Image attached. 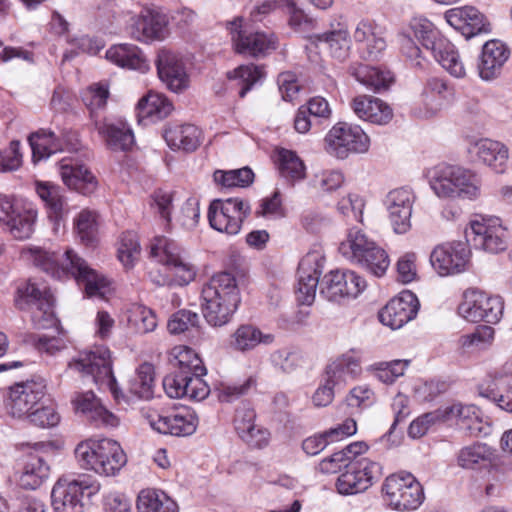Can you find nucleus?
Segmentation results:
<instances>
[{
    "label": "nucleus",
    "mask_w": 512,
    "mask_h": 512,
    "mask_svg": "<svg viewBox=\"0 0 512 512\" xmlns=\"http://www.w3.org/2000/svg\"><path fill=\"white\" fill-rule=\"evenodd\" d=\"M442 408L445 423L455 422L471 436H479L484 432L482 413L475 405L457 402Z\"/></svg>",
    "instance_id": "c756f323"
},
{
    "label": "nucleus",
    "mask_w": 512,
    "mask_h": 512,
    "mask_svg": "<svg viewBox=\"0 0 512 512\" xmlns=\"http://www.w3.org/2000/svg\"><path fill=\"white\" fill-rule=\"evenodd\" d=\"M509 56L510 50L505 43L496 39L487 41L482 47L477 66L481 79L489 81L497 78Z\"/></svg>",
    "instance_id": "7c9ffc66"
},
{
    "label": "nucleus",
    "mask_w": 512,
    "mask_h": 512,
    "mask_svg": "<svg viewBox=\"0 0 512 512\" xmlns=\"http://www.w3.org/2000/svg\"><path fill=\"white\" fill-rule=\"evenodd\" d=\"M470 153L479 162L491 167L498 173L505 170L508 161V148L499 141L480 139L471 146Z\"/></svg>",
    "instance_id": "e433bc0d"
},
{
    "label": "nucleus",
    "mask_w": 512,
    "mask_h": 512,
    "mask_svg": "<svg viewBox=\"0 0 512 512\" xmlns=\"http://www.w3.org/2000/svg\"><path fill=\"white\" fill-rule=\"evenodd\" d=\"M494 333L495 331L491 326H479L473 333L461 337V345L464 348L484 349L492 343Z\"/></svg>",
    "instance_id": "774afa93"
},
{
    "label": "nucleus",
    "mask_w": 512,
    "mask_h": 512,
    "mask_svg": "<svg viewBox=\"0 0 512 512\" xmlns=\"http://www.w3.org/2000/svg\"><path fill=\"white\" fill-rule=\"evenodd\" d=\"M319 42L325 43L333 57L342 59L347 56L350 48L349 33L345 29L333 30L316 36Z\"/></svg>",
    "instance_id": "13d9d810"
},
{
    "label": "nucleus",
    "mask_w": 512,
    "mask_h": 512,
    "mask_svg": "<svg viewBox=\"0 0 512 512\" xmlns=\"http://www.w3.org/2000/svg\"><path fill=\"white\" fill-rule=\"evenodd\" d=\"M364 205L359 195L350 193L338 202L337 209L347 220L361 222Z\"/></svg>",
    "instance_id": "338daca9"
},
{
    "label": "nucleus",
    "mask_w": 512,
    "mask_h": 512,
    "mask_svg": "<svg viewBox=\"0 0 512 512\" xmlns=\"http://www.w3.org/2000/svg\"><path fill=\"white\" fill-rule=\"evenodd\" d=\"M16 305L21 310L31 312V320L37 329H46L55 324L53 311L54 297L44 282L31 279L17 290Z\"/></svg>",
    "instance_id": "1a4fd4ad"
},
{
    "label": "nucleus",
    "mask_w": 512,
    "mask_h": 512,
    "mask_svg": "<svg viewBox=\"0 0 512 512\" xmlns=\"http://www.w3.org/2000/svg\"><path fill=\"white\" fill-rule=\"evenodd\" d=\"M33 264L56 279H63L69 275L83 284L85 293L89 297L103 298L109 291V282L87 262L71 250L62 254L50 252L40 247L27 249L25 252Z\"/></svg>",
    "instance_id": "f257e3e1"
},
{
    "label": "nucleus",
    "mask_w": 512,
    "mask_h": 512,
    "mask_svg": "<svg viewBox=\"0 0 512 512\" xmlns=\"http://www.w3.org/2000/svg\"><path fill=\"white\" fill-rule=\"evenodd\" d=\"M75 411L81 414L95 427H115L118 424L117 417L110 412L94 392H78L72 399Z\"/></svg>",
    "instance_id": "cd10ccee"
},
{
    "label": "nucleus",
    "mask_w": 512,
    "mask_h": 512,
    "mask_svg": "<svg viewBox=\"0 0 512 512\" xmlns=\"http://www.w3.org/2000/svg\"><path fill=\"white\" fill-rule=\"evenodd\" d=\"M466 243L476 250L499 253L507 248V229L498 217L476 216L465 230Z\"/></svg>",
    "instance_id": "f8f14e48"
},
{
    "label": "nucleus",
    "mask_w": 512,
    "mask_h": 512,
    "mask_svg": "<svg viewBox=\"0 0 512 512\" xmlns=\"http://www.w3.org/2000/svg\"><path fill=\"white\" fill-rule=\"evenodd\" d=\"M229 77L240 81L239 84L241 88L239 95L243 98L253 85L263 77V72L259 66L254 64L242 65L229 73Z\"/></svg>",
    "instance_id": "680f3d73"
},
{
    "label": "nucleus",
    "mask_w": 512,
    "mask_h": 512,
    "mask_svg": "<svg viewBox=\"0 0 512 512\" xmlns=\"http://www.w3.org/2000/svg\"><path fill=\"white\" fill-rule=\"evenodd\" d=\"M150 425L159 433L184 437L196 431L198 419L194 413L184 411L173 415H158L157 419L150 420Z\"/></svg>",
    "instance_id": "72a5a7b5"
},
{
    "label": "nucleus",
    "mask_w": 512,
    "mask_h": 512,
    "mask_svg": "<svg viewBox=\"0 0 512 512\" xmlns=\"http://www.w3.org/2000/svg\"><path fill=\"white\" fill-rule=\"evenodd\" d=\"M156 67L159 78L167 87L180 92L188 85V75L182 58L174 51L163 48L157 54Z\"/></svg>",
    "instance_id": "c85d7f7f"
},
{
    "label": "nucleus",
    "mask_w": 512,
    "mask_h": 512,
    "mask_svg": "<svg viewBox=\"0 0 512 512\" xmlns=\"http://www.w3.org/2000/svg\"><path fill=\"white\" fill-rule=\"evenodd\" d=\"M409 27L424 49L452 76L462 78L466 71L455 46L441 35L434 24L424 17L411 19Z\"/></svg>",
    "instance_id": "39448f33"
},
{
    "label": "nucleus",
    "mask_w": 512,
    "mask_h": 512,
    "mask_svg": "<svg viewBox=\"0 0 512 512\" xmlns=\"http://www.w3.org/2000/svg\"><path fill=\"white\" fill-rule=\"evenodd\" d=\"M446 22L466 39L491 32L487 17L473 6L455 7L444 13Z\"/></svg>",
    "instance_id": "393cba45"
},
{
    "label": "nucleus",
    "mask_w": 512,
    "mask_h": 512,
    "mask_svg": "<svg viewBox=\"0 0 512 512\" xmlns=\"http://www.w3.org/2000/svg\"><path fill=\"white\" fill-rule=\"evenodd\" d=\"M366 287V281L350 270H335L320 281V295L328 301L340 302L357 297Z\"/></svg>",
    "instance_id": "aec40b11"
},
{
    "label": "nucleus",
    "mask_w": 512,
    "mask_h": 512,
    "mask_svg": "<svg viewBox=\"0 0 512 512\" xmlns=\"http://www.w3.org/2000/svg\"><path fill=\"white\" fill-rule=\"evenodd\" d=\"M201 308L207 323L213 327L227 324L240 303L235 277L222 272L214 275L202 288Z\"/></svg>",
    "instance_id": "7ed1b4c3"
},
{
    "label": "nucleus",
    "mask_w": 512,
    "mask_h": 512,
    "mask_svg": "<svg viewBox=\"0 0 512 512\" xmlns=\"http://www.w3.org/2000/svg\"><path fill=\"white\" fill-rule=\"evenodd\" d=\"M414 201L415 195L408 188L394 189L386 195L384 205L395 233L405 234L410 230Z\"/></svg>",
    "instance_id": "4be33fe9"
},
{
    "label": "nucleus",
    "mask_w": 512,
    "mask_h": 512,
    "mask_svg": "<svg viewBox=\"0 0 512 512\" xmlns=\"http://www.w3.org/2000/svg\"><path fill=\"white\" fill-rule=\"evenodd\" d=\"M129 389L132 394L142 399H149L153 395L154 368L149 363L139 366L135 376L130 380Z\"/></svg>",
    "instance_id": "5fc2aeb1"
},
{
    "label": "nucleus",
    "mask_w": 512,
    "mask_h": 512,
    "mask_svg": "<svg viewBox=\"0 0 512 512\" xmlns=\"http://www.w3.org/2000/svg\"><path fill=\"white\" fill-rule=\"evenodd\" d=\"M361 372V365L356 358L342 355L327 365L323 377L340 391L355 380Z\"/></svg>",
    "instance_id": "4c0bfd02"
},
{
    "label": "nucleus",
    "mask_w": 512,
    "mask_h": 512,
    "mask_svg": "<svg viewBox=\"0 0 512 512\" xmlns=\"http://www.w3.org/2000/svg\"><path fill=\"white\" fill-rule=\"evenodd\" d=\"M37 220V210L26 200L0 195V225L15 239L32 236Z\"/></svg>",
    "instance_id": "9d476101"
},
{
    "label": "nucleus",
    "mask_w": 512,
    "mask_h": 512,
    "mask_svg": "<svg viewBox=\"0 0 512 512\" xmlns=\"http://www.w3.org/2000/svg\"><path fill=\"white\" fill-rule=\"evenodd\" d=\"M129 324L139 333H148L157 326L154 312L142 304H132L127 310Z\"/></svg>",
    "instance_id": "6e6d98bb"
},
{
    "label": "nucleus",
    "mask_w": 512,
    "mask_h": 512,
    "mask_svg": "<svg viewBox=\"0 0 512 512\" xmlns=\"http://www.w3.org/2000/svg\"><path fill=\"white\" fill-rule=\"evenodd\" d=\"M353 38L356 42L365 44L363 55L369 60L378 59L386 49L382 29L373 20H360L355 27Z\"/></svg>",
    "instance_id": "473e14b6"
},
{
    "label": "nucleus",
    "mask_w": 512,
    "mask_h": 512,
    "mask_svg": "<svg viewBox=\"0 0 512 512\" xmlns=\"http://www.w3.org/2000/svg\"><path fill=\"white\" fill-rule=\"evenodd\" d=\"M36 192L48 209L49 217L55 221L61 219L66 203L60 187L49 182H37Z\"/></svg>",
    "instance_id": "603ef678"
},
{
    "label": "nucleus",
    "mask_w": 512,
    "mask_h": 512,
    "mask_svg": "<svg viewBox=\"0 0 512 512\" xmlns=\"http://www.w3.org/2000/svg\"><path fill=\"white\" fill-rule=\"evenodd\" d=\"M454 96V88L447 81L437 77L429 78L422 92V100L427 108V116L435 115L452 103Z\"/></svg>",
    "instance_id": "c9c22d12"
},
{
    "label": "nucleus",
    "mask_w": 512,
    "mask_h": 512,
    "mask_svg": "<svg viewBox=\"0 0 512 512\" xmlns=\"http://www.w3.org/2000/svg\"><path fill=\"white\" fill-rule=\"evenodd\" d=\"M199 322L200 318L197 313L182 309L170 317L167 328L171 334L176 335L190 331L193 328H198Z\"/></svg>",
    "instance_id": "e2e57ef3"
},
{
    "label": "nucleus",
    "mask_w": 512,
    "mask_h": 512,
    "mask_svg": "<svg viewBox=\"0 0 512 512\" xmlns=\"http://www.w3.org/2000/svg\"><path fill=\"white\" fill-rule=\"evenodd\" d=\"M105 57L111 63L122 68L141 72L149 68L144 53L134 44L122 43L113 45L106 51Z\"/></svg>",
    "instance_id": "ea45409f"
},
{
    "label": "nucleus",
    "mask_w": 512,
    "mask_h": 512,
    "mask_svg": "<svg viewBox=\"0 0 512 512\" xmlns=\"http://www.w3.org/2000/svg\"><path fill=\"white\" fill-rule=\"evenodd\" d=\"M99 489L91 484L84 476L74 478L62 476L54 484L51 492V505L55 512H83V494L89 490V495Z\"/></svg>",
    "instance_id": "dca6fc26"
},
{
    "label": "nucleus",
    "mask_w": 512,
    "mask_h": 512,
    "mask_svg": "<svg viewBox=\"0 0 512 512\" xmlns=\"http://www.w3.org/2000/svg\"><path fill=\"white\" fill-rule=\"evenodd\" d=\"M48 476L49 465L44 458L36 454H29L18 481L21 487L33 490L38 488Z\"/></svg>",
    "instance_id": "de8ad7c7"
},
{
    "label": "nucleus",
    "mask_w": 512,
    "mask_h": 512,
    "mask_svg": "<svg viewBox=\"0 0 512 512\" xmlns=\"http://www.w3.org/2000/svg\"><path fill=\"white\" fill-rule=\"evenodd\" d=\"M109 97L108 87L104 84L97 83L91 85L82 95L83 102L90 110L91 117L94 118L97 110L106 106Z\"/></svg>",
    "instance_id": "0e129e2a"
},
{
    "label": "nucleus",
    "mask_w": 512,
    "mask_h": 512,
    "mask_svg": "<svg viewBox=\"0 0 512 512\" xmlns=\"http://www.w3.org/2000/svg\"><path fill=\"white\" fill-rule=\"evenodd\" d=\"M350 107L358 118L373 124L385 125L393 117L390 106L372 96H356L352 99Z\"/></svg>",
    "instance_id": "2f4dec72"
},
{
    "label": "nucleus",
    "mask_w": 512,
    "mask_h": 512,
    "mask_svg": "<svg viewBox=\"0 0 512 512\" xmlns=\"http://www.w3.org/2000/svg\"><path fill=\"white\" fill-rule=\"evenodd\" d=\"M28 140L35 161L48 158L50 155L63 150L60 137H57L51 130L41 129L32 133Z\"/></svg>",
    "instance_id": "8fccbe9b"
},
{
    "label": "nucleus",
    "mask_w": 512,
    "mask_h": 512,
    "mask_svg": "<svg viewBox=\"0 0 512 512\" xmlns=\"http://www.w3.org/2000/svg\"><path fill=\"white\" fill-rule=\"evenodd\" d=\"M75 228L82 243L93 245L97 241V215L89 210L81 211L75 219Z\"/></svg>",
    "instance_id": "bf43d9fd"
},
{
    "label": "nucleus",
    "mask_w": 512,
    "mask_h": 512,
    "mask_svg": "<svg viewBox=\"0 0 512 512\" xmlns=\"http://www.w3.org/2000/svg\"><path fill=\"white\" fill-rule=\"evenodd\" d=\"M69 368L92 377L95 384L113 388L116 380L112 372L110 351L104 346H95L82 351L69 363Z\"/></svg>",
    "instance_id": "a211bd4d"
},
{
    "label": "nucleus",
    "mask_w": 512,
    "mask_h": 512,
    "mask_svg": "<svg viewBox=\"0 0 512 512\" xmlns=\"http://www.w3.org/2000/svg\"><path fill=\"white\" fill-rule=\"evenodd\" d=\"M419 310V301L411 291H403L391 299L378 314L380 322L392 330L400 329L413 320Z\"/></svg>",
    "instance_id": "5701e85b"
},
{
    "label": "nucleus",
    "mask_w": 512,
    "mask_h": 512,
    "mask_svg": "<svg viewBox=\"0 0 512 512\" xmlns=\"http://www.w3.org/2000/svg\"><path fill=\"white\" fill-rule=\"evenodd\" d=\"M427 177L439 198L474 201L481 196V178L465 167L439 164L428 170Z\"/></svg>",
    "instance_id": "20e7f679"
},
{
    "label": "nucleus",
    "mask_w": 512,
    "mask_h": 512,
    "mask_svg": "<svg viewBox=\"0 0 512 512\" xmlns=\"http://www.w3.org/2000/svg\"><path fill=\"white\" fill-rule=\"evenodd\" d=\"M445 423L443 408L440 407L434 411L424 413L413 420L408 428V435L417 439L424 436L432 425Z\"/></svg>",
    "instance_id": "052dcab7"
},
{
    "label": "nucleus",
    "mask_w": 512,
    "mask_h": 512,
    "mask_svg": "<svg viewBox=\"0 0 512 512\" xmlns=\"http://www.w3.org/2000/svg\"><path fill=\"white\" fill-rule=\"evenodd\" d=\"M183 249L173 240L156 237L150 244V257L163 269H151L150 280L158 286L187 285L194 280L196 268L183 255Z\"/></svg>",
    "instance_id": "f03ea898"
},
{
    "label": "nucleus",
    "mask_w": 512,
    "mask_h": 512,
    "mask_svg": "<svg viewBox=\"0 0 512 512\" xmlns=\"http://www.w3.org/2000/svg\"><path fill=\"white\" fill-rule=\"evenodd\" d=\"M504 302L500 296H492L477 288L463 292L458 314L465 320L478 323L496 324L503 315Z\"/></svg>",
    "instance_id": "ddd939ff"
},
{
    "label": "nucleus",
    "mask_w": 512,
    "mask_h": 512,
    "mask_svg": "<svg viewBox=\"0 0 512 512\" xmlns=\"http://www.w3.org/2000/svg\"><path fill=\"white\" fill-rule=\"evenodd\" d=\"M173 369L191 376L202 378L206 368L199 356L187 346H176L170 353Z\"/></svg>",
    "instance_id": "49530a36"
},
{
    "label": "nucleus",
    "mask_w": 512,
    "mask_h": 512,
    "mask_svg": "<svg viewBox=\"0 0 512 512\" xmlns=\"http://www.w3.org/2000/svg\"><path fill=\"white\" fill-rule=\"evenodd\" d=\"M214 181L223 188L247 187L254 180V173L248 167L236 170H216L213 174Z\"/></svg>",
    "instance_id": "4d7b16f0"
},
{
    "label": "nucleus",
    "mask_w": 512,
    "mask_h": 512,
    "mask_svg": "<svg viewBox=\"0 0 512 512\" xmlns=\"http://www.w3.org/2000/svg\"><path fill=\"white\" fill-rule=\"evenodd\" d=\"M330 114L328 102L322 97H314L306 105L299 107L294 118V128L299 133H307L313 125H319L322 119H328Z\"/></svg>",
    "instance_id": "a19ab883"
},
{
    "label": "nucleus",
    "mask_w": 512,
    "mask_h": 512,
    "mask_svg": "<svg viewBox=\"0 0 512 512\" xmlns=\"http://www.w3.org/2000/svg\"><path fill=\"white\" fill-rule=\"evenodd\" d=\"M382 476L380 463L369 458H359L349 461L347 468L336 481L338 493L342 495H354L362 493L370 488L374 482Z\"/></svg>",
    "instance_id": "2eb2a0df"
},
{
    "label": "nucleus",
    "mask_w": 512,
    "mask_h": 512,
    "mask_svg": "<svg viewBox=\"0 0 512 512\" xmlns=\"http://www.w3.org/2000/svg\"><path fill=\"white\" fill-rule=\"evenodd\" d=\"M75 457L82 468L105 476L114 475L126 463V455L120 445L107 438L79 443Z\"/></svg>",
    "instance_id": "423d86ee"
},
{
    "label": "nucleus",
    "mask_w": 512,
    "mask_h": 512,
    "mask_svg": "<svg viewBox=\"0 0 512 512\" xmlns=\"http://www.w3.org/2000/svg\"><path fill=\"white\" fill-rule=\"evenodd\" d=\"M322 262L318 255L308 254L299 263L296 296L302 305H311L315 300L323 269Z\"/></svg>",
    "instance_id": "bb28decb"
},
{
    "label": "nucleus",
    "mask_w": 512,
    "mask_h": 512,
    "mask_svg": "<svg viewBox=\"0 0 512 512\" xmlns=\"http://www.w3.org/2000/svg\"><path fill=\"white\" fill-rule=\"evenodd\" d=\"M275 341V335L264 333L258 327L251 324L239 326L232 334L231 347L238 352H250L258 346H269Z\"/></svg>",
    "instance_id": "79ce46f5"
},
{
    "label": "nucleus",
    "mask_w": 512,
    "mask_h": 512,
    "mask_svg": "<svg viewBox=\"0 0 512 512\" xmlns=\"http://www.w3.org/2000/svg\"><path fill=\"white\" fill-rule=\"evenodd\" d=\"M469 258L468 244L455 241L435 247L430 255V262L439 275L447 276L463 272Z\"/></svg>",
    "instance_id": "412c9836"
},
{
    "label": "nucleus",
    "mask_w": 512,
    "mask_h": 512,
    "mask_svg": "<svg viewBox=\"0 0 512 512\" xmlns=\"http://www.w3.org/2000/svg\"><path fill=\"white\" fill-rule=\"evenodd\" d=\"M140 255V245L136 234L132 232L123 233L121 236L118 258L125 266L133 265Z\"/></svg>",
    "instance_id": "69168bd1"
},
{
    "label": "nucleus",
    "mask_w": 512,
    "mask_h": 512,
    "mask_svg": "<svg viewBox=\"0 0 512 512\" xmlns=\"http://www.w3.org/2000/svg\"><path fill=\"white\" fill-rule=\"evenodd\" d=\"M136 109L139 122L154 123L169 116L173 104L163 94L150 91L139 100Z\"/></svg>",
    "instance_id": "58836bf2"
},
{
    "label": "nucleus",
    "mask_w": 512,
    "mask_h": 512,
    "mask_svg": "<svg viewBox=\"0 0 512 512\" xmlns=\"http://www.w3.org/2000/svg\"><path fill=\"white\" fill-rule=\"evenodd\" d=\"M95 127L105 140L107 147L113 151H127L134 144V134L124 122L110 123L95 120Z\"/></svg>",
    "instance_id": "c03bdc74"
},
{
    "label": "nucleus",
    "mask_w": 512,
    "mask_h": 512,
    "mask_svg": "<svg viewBox=\"0 0 512 512\" xmlns=\"http://www.w3.org/2000/svg\"><path fill=\"white\" fill-rule=\"evenodd\" d=\"M512 388V371L506 366L489 371L477 386L479 396L495 399L504 390Z\"/></svg>",
    "instance_id": "a18cd8bd"
},
{
    "label": "nucleus",
    "mask_w": 512,
    "mask_h": 512,
    "mask_svg": "<svg viewBox=\"0 0 512 512\" xmlns=\"http://www.w3.org/2000/svg\"><path fill=\"white\" fill-rule=\"evenodd\" d=\"M163 388L170 398L204 400L210 393L208 384L200 377L191 376L176 370L163 379Z\"/></svg>",
    "instance_id": "a878e982"
},
{
    "label": "nucleus",
    "mask_w": 512,
    "mask_h": 512,
    "mask_svg": "<svg viewBox=\"0 0 512 512\" xmlns=\"http://www.w3.org/2000/svg\"><path fill=\"white\" fill-rule=\"evenodd\" d=\"M492 450L484 443H474L462 448L458 454V464L465 469H476L491 464Z\"/></svg>",
    "instance_id": "864d4df0"
},
{
    "label": "nucleus",
    "mask_w": 512,
    "mask_h": 512,
    "mask_svg": "<svg viewBox=\"0 0 512 512\" xmlns=\"http://www.w3.org/2000/svg\"><path fill=\"white\" fill-rule=\"evenodd\" d=\"M278 170L282 178L289 184L303 180L306 176V167L296 152L288 149L278 151Z\"/></svg>",
    "instance_id": "3c124183"
},
{
    "label": "nucleus",
    "mask_w": 512,
    "mask_h": 512,
    "mask_svg": "<svg viewBox=\"0 0 512 512\" xmlns=\"http://www.w3.org/2000/svg\"><path fill=\"white\" fill-rule=\"evenodd\" d=\"M45 393L46 383L42 378L15 383L4 394L6 409L12 417L27 416Z\"/></svg>",
    "instance_id": "6ab92c4d"
},
{
    "label": "nucleus",
    "mask_w": 512,
    "mask_h": 512,
    "mask_svg": "<svg viewBox=\"0 0 512 512\" xmlns=\"http://www.w3.org/2000/svg\"><path fill=\"white\" fill-rule=\"evenodd\" d=\"M250 212L251 206L245 199L239 197L214 199L208 209V220L210 226L216 231L236 235Z\"/></svg>",
    "instance_id": "4468645a"
},
{
    "label": "nucleus",
    "mask_w": 512,
    "mask_h": 512,
    "mask_svg": "<svg viewBox=\"0 0 512 512\" xmlns=\"http://www.w3.org/2000/svg\"><path fill=\"white\" fill-rule=\"evenodd\" d=\"M201 131L192 124H172L164 130V139L173 150L192 152L200 145Z\"/></svg>",
    "instance_id": "37998d69"
},
{
    "label": "nucleus",
    "mask_w": 512,
    "mask_h": 512,
    "mask_svg": "<svg viewBox=\"0 0 512 512\" xmlns=\"http://www.w3.org/2000/svg\"><path fill=\"white\" fill-rule=\"evenodd\" d=\"M352 74L358 82L378 93L386 91L394 80L390 71L364 64L355 67Z\"/></svg>",
    "instance_id": "09e8293b"
},
{
    "label": "nucleus",
    "mask_w": 512,
    "mask_h": 512,
    "mask_svg": "<svg viewBox=\"0 0 512 512\" xmlns=\"http://www.w3.org/2000/svg\"><path fill=\"white\" fill-rule=\"evenodd\" d=\"M382 492L387 505L399 512L417 510L425 499L421 483L407 472L389 475L382 485Z\"/></svg>",
    "instance_id": "6e6552de"
},
{
    "label": "nucleus",
    "mask_w": 512,
    "mask_h": 512,
    "mask_svg": "<svg viewBox=\"0 0 512 512\" xmlns=\"http://www.w3.org/2000/svg\"><path fill=\"white\" fill-rule=\"evenodd\" d=\"M226 28L236 53L253 58L265 57L277 47L273 33L254 31L242 17L227 22Z\"/></svg>",
    "instance_id": "9b49d317"
},
{
    "label": "nucleus",
    "mask_w": 512,
    "mask_h": 512,
    "mask_svg": "<svg viewBox=\"0 0 512 512\" xmlns=\"http://www.w3.org/2000/svg\"><path fill=\"white\" fill-rule=\"evenodd\" d=\"M168 20L164 14L145 11L129 19L126 26L128 35L140 42L160 41L168 35Z\"/></svg>",
    "instance_id": "b1692460"
},
{
    "label": "nucleus",
    "mask_w": 512,
    "mask_h": 512,
    "mask_svg": "<svg viewBox=\"0 0 512 512\" xmlns=\"http://www.w3.org/2000/svg\"><path fill=\"white\" fill-rule=\"evenodd\" d=\"M327 151L339 159H345L350 153H365L370 139L358 125L339 122L334 125L325 138Z\"/></svg>",
    "instance_id": "f3484780"
},
{
    "label": "nucleus",
    "mask_w": 512,
    "mask_h": 512,
    "mask_svg": "<svg viewBox=\"0 0 512 512\" xmlns=\"http://www.w3.org/2000/svg\"><path fill=\"white\" fill-rule=\"evenodd\" d=\"M339 252L377 277L383 276L390 264L386 251L355 228L350 229L347 239L341 242Z\"/></svg>",
    "instance_id": "0eeeda50"
},
{
    "label": "nucleus",
    "mask_w": 512,
    "mask_h": 512,
    "mask_svg": "<svg viewBox=\"0 0 512 512\" xmlns=\"http://www.w3.org/2000/svg\"><path fill=\"white\" fill-rule=\"evenodd\" d=\"M59 172L63 182L71 189L81 194H91L97 188L95 176L84 165H79L71 159H62Z\"/></svg>",
    "instance_id": "f704fd0d"
}]
</instances>
